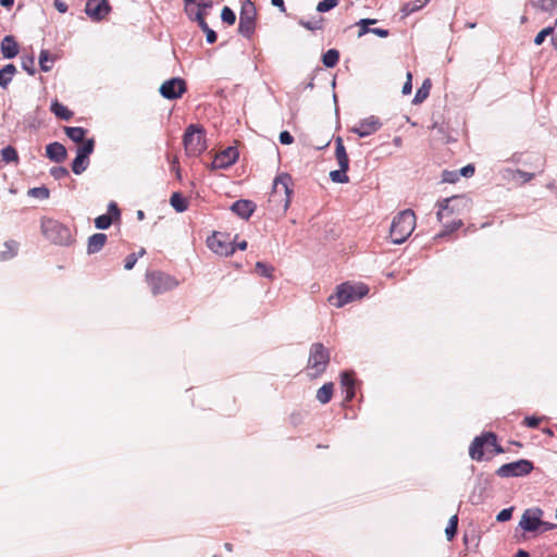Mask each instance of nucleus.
Listing matches in <instances>:
<instances>
[{"instance_id": "17", "label": "nucleus", "mask_w": 557, "mask_h": 557, "mask_svg": "<svg viewBox=\"0 0 557 557\" xmlns=\"http://www.w3.org/2000/svg\"><path fill=\"white\" fill-rule=\"evenodd\" d=\"M238 159V151L235 147H227L220 153H218L212 163V169H227L233 165Z\"/></svg>"}, {"instance_id": "11", "label": "nucleus", "mask_w": 557, "mask_h": 557, "mask_svg": "<svg viewBox=\"0 0 557 557\" xmlns=\"http://www.w3.org/2000/svg\"><path fill=\"white\" fill-rule=\"evenodd\" d=\"M161 96L165 99L173 100L181 98L186 91V83L180 77H173L165 81L159 89Z\"/></svg>"}, {"instance_id": "15", "label": "nucleus", "mask_w": 557, "mask_h": 557, "mask_svg": "<svg viewBox=\"0 0 557 557\" xmlns=\"http://www.w3.org/2000/svg\"><path fill=\"white\" fill-rule=\"evenodd\" d=\"M382 123L380 120L371 115L358 122L352 128L351 132L357 134L359 137H367L374 134L380 127Z\"/></svg>"}, {"instance_id": "39", "label": "nucleus", "mask_w": 557, "mask_h": 557, "mask_svg": "<svg viewBox=\"0 0 557 557\" xmlns=\"http://www.w3.org/2000/svg\"><path fill=\"white\" fill-rule=\"evenodd\" d=\"M348 170H334L330 172V178L334 183L345 184L349 182V177L347 175Z\"/></svg>"}, {"instance_id": "64", "label": "nucleus", "mask_w": 557, "mask_h": 557, "mask_svg": "<svg viewBox=\"0 0 557 557\" xmlns=\"http://www.w3.org/2000/svg\"><path fill=\"white\" fill-rule=\"evenodd\" d=\"M271 3H272V5L278 8L281 12L286 11L284 0H271Z\"/></svg>"}, {"instance_id": "18", "label": "nucleus", "mask_w": 557, "mask_h": 557, "mask_svg": "<svg viewBox=\"0 0 557 557\" xmlns=\"http://www.w3.org/2000/svg\"><path fill=\"white\" fill-rule=\"evenodd\" d=\"M120 218V210L114 201H111L108 206V213L101 214L95 219V226L98 230H107L110 227L114 219Z\"/></svg>"}, {"instance_id": "22", "label": "nucleus", "mask_w": 557, "mask_h": 557, "mask_svg": "<svg viewBox=\"0 0 557 557\" xmlns=\"http://www.w3.org/2000/svg\"><path fill=\"white\" fill-rule=\"evenodd\" d=\"M335 157H336L339 169H343V170L349 169V159H348L343 139L341 137H337L335 140Z\"/></svg>"}, {"instance_id": "32", "label": "nucleus", "mask_w": 557, "mask_h": 557, "mask_svg": "<svg viewBox=\"0 0 557 557\" xmlns=\"http://www.w3.org/2000/svg\"><path fill=\"white\" fill-rule=\"evenodd\" d=\"M333 388H334V385L333 383H325L324 385H322L318 392H317V399L321 403V404H327L331 398H332V395H333Z\"/></svg>"}, {"instance_id": "4", "label": "nucleus", "mask_w": 557, "mask_h": 557, "mask_svg": "<svg viewBox=\"0 0 557 557\" xmlns=\"http://www.w3.org/2000/svg\"><path fill=\"white\" fill-rule=\"evenodd\" d=\"M330 362V352L329 350L321 344L315 343L311 346L309 358H308V370L309 374L313 377L322 374L327 364Z\"/></svg>"}, {"instance_id": "40", "label": "nucleus", "mask_w": 557, "mask_h": 557, "mask_svg": "<svg viewBox=\"0 0 557 557\" xmlns=\"http://www.w3.org/2000/svg\"><path fill=\"white\" fill-rule=\"evenodd\" d=\"M322 22H323L322 17H314L311 21H306L304 18H300L298 21L299 25H301L302 27H305L306 29H309V30L321 29Z\"/></svg>"}, {"instance_id": "33", "label": "nucleus", "mask_w": 557, "mask_h": 557, "mask_svg": "<svg viewBox=\"0 0 557 557\" xmlns=\"http://www.w3.org/2000/svg\"><path fill=\"white\" fill-rule=\"evenodd\" d=\"M532 7L541 11L553 13L557 10V0H530Z\"/></svg>"}, {"instance_id": "21", "label": "nucleus", "mask_w": 557, "mask_h": 557, "mask_svg": "<svg viewBox=\"0 0 557 557\" xmlns=\"http://www.w3.org/2000/svg\"><path fill=\"white\" fill-rule=\"evenodd\" d=\"M1 52L5 59H13L18 53V46L13 36H5L1 41Z\"/></svg>"}, {"instance_id": "53", "label": "nucleus", "mask_w": 557, "mask_h": 557, "mask_svg": "<svg viewBox=\"0 0 557 557\" xmlns=\"http://www.w3.org/2000/svg\"><path fill=\"white\" fill-rule=\"evenodd\" d=\"M515 173L518 174L517 182L520 181L521 183H527L534 177L533 173L524 172L522 170H516Z\"/></svg>"}, {"instance_id": "1", "label": "nucleus", "mask_w": 557, "mask_h": 557, "mask_svg": "<svg viewBox=\"0 0 557 557\" xmlns=\"http://www.w3.org/2000/svg\"><path fill=\"white\" fill-rule=\"evenodd\" d=\"M416 227V215L410 209L396 214L392 221L389 236L394 244L400 245L407 240Z\"/></svg>"}, {"instance_id": "60", "label": "nucleus", "mask_w": 557, "mask_h": 557, "mask_svg": "<svg viewBox=\"0 0 557 557\" xmlns=\"http://www.w3.org/2000/svg\"><path fill=\"white\" fill-rule=\"evenodd\" d=\"M474 173V166L471 165V164H468L466 166H463L461 170H460V175L465 176V177H469L471 176L472 174Z\"/></svg>"}, {"instance_id": "51", "label": "nucleus", "mask_w": 557, "mask_h": 557, "mask_svg": "<svg viewBox=\"0 0 557 557\" xmlns=\"http://www.w3.org/2000/svg\"><path fill=\"white\" fill-rule=\"evenodd\" d=\"M341 384L343 389L347 387H355V380L348 372H343L341 375Z\"/></svg>"}, {"instance_id": "61", "label": "nucleus", "mask_w": 557, "mask_h": 557, "mask_svg": "<svg viewBox=\"0 0 557 557\" xmlns=\"http://www.w3.org/2000/svg\"><path fill=\"white\" fill-rule=\"evenodd\" d=\"M54 8L60 13H65L67 11V4L65 2H63L62 0H54Z\"/></svg>"}, {"instance_id": "42", "label": "nucleus", "mask_w": 557, "mask_h": 557, "mask_svg": "<svg viewBox=\"0 0 557 557\" xmlns=\"http://www.w3.org/2000/svg\"><path fill=\"white\" fill-rule=\"evenodd\" d=\"M213 3L212 1H206V2H200L197 4V11L194 12L191 10V15L193 17L197 16L199 14V16L201 18H205V15L207 14V12L212 8ZM191 21H195V18H190Z\"/></svg>"}, {"instance_id": "10", "label": "nucleus", "mask_w": 557, "mask_h": 557, "mask_svg": "<svg viewBox=\"0 0 557 557\" xmlns=\"http://www.w3.org/2000/svg\"><path fill=\"white\" fill-rule=\"evenodd\" d=\"M292 182V177L287 173H281L274 178L273 187H272V197L273 199L277 197H284V209L286 210L290 203V195L292 189L289 187V183Z\"/></svg>"}, {"instance_id": "38", "label": "nucleus", "mask_w": 557, "mask_h": 557, "mask_svg": "<svg viewBox=\"0 0 557 557\" xmlns=\"http://www.w3.org/2000/svg\"><path fill=\"white\" fill-rule=\"evenodd\" d=\"M88 164L89 160L76 154L75 159L72 162V171L76 175H79L87 169Z\"/></svg>"}, {"instance_id": "43", "label": "nucleus", "mask_w": 557, "mask_h": 557, "mask_svg": "<svg viewBox=\"0 0 557 557\" xmlns=\"http://www.w3.org/2000/svg\"><path fill=\"white\" fill-rule=\"evenodd\" d=\"M28 195L34 198L38 199H48L50 196V191L47 187L40 186V187H34L28 190Z\"/></svg>"}, {"instance_id": "45", "label": "nucleus", "mask_w": 557, "mask_h": 557, "mask_svg": "<svg viewBox=\"0 0 557 557\" xmlns=\"http://www.w3.org/2000/svg\"><path fill=\"white\" fill-rule=\"evenodd\" d=\"M376 20L372 18H362L360 20L357 25L360 27L358 37H361L368 33H371V28H369V25L375 24Z\"/></svg>"}, {"instance_id": "28", "label": "nucleus", "mask_w": 557, "mask_h": 557, "mask_svg": "<svg viewBox=\"0 0 557 557\" xmlns=\"http://www.w3.org/2000/svg\"><path fill=\"white\" fill-rule=\"evenodd\" d=\"M444 226V231L436 235L435 238L444 237L456 230H458L462 225L461 219L453 218L449 220L444 219V223H442Z\"/></svg>"}, {"instance_id": "59", "label": "nucleus", "mask_w": 557, "mask_h": 557, "mask_svg": "<svg viewBox=\"0 0 557 557\" xmlns=\"http://www.w3.org/2000/svg\"><path fill=\"white\" fill-rule=\"evenodd\" d=\"M458 175L457 173L455 172H444L443 174V181L444 182H448V183H454L457 178H458Z\"/></svg>"}, {"instance_id": "26", "label": "nucleus", "mask_w": 557, "mask_h": 557, "mask_svg": "<svg viewBox=\"0 0 557 557\" xmlns=\"http://www.w3.org/2000/svg\"><path fill=\"white\" fill-rule=\"evenodd\" d=\"M1 162L18 164L20 158L16 149L12 146H7L0 151Z\"/></svg>"}, {"instance_id": "6", "label": "nucleus", "mask_w": 557, "mask_h": 557, "mask_svg": "<svg viewBox=\"0 0 557 557\" xmlns=\"http://www.w3.org/2000/svg\"><path fill=\"white\" fill-rule=\"evenodd\" d=\"M184 147L188 156H199L206 150V140L202 128L191 124L184 134Z\"/></svg>"}, {"instance_id": "47", "label": "nucleus", "mask_w": 557, "mask_h": 557, "mask_svg": "<svg viewBox=\"0 0 557 557\" xmlns=\"http://www.w3.org/2000/svg\"><path fill=\"white\" fill-rule=\"evenodd\" d=\"M221 18L224 23L233 25L236 21V15L232 9L224 7L221 12Z\"/></svg>"}, {"instance_id": "30", "label": "nucleus", "mask_w": 557, "mask_h": 557, "mask_svg": "<svg viewBox=\"0 0 557 557\" xmlns=\"http://www.w3.org/2000/svg\"><path fill=\"white\" fill-rule=\"evenodd\" d=\"M431 81L430 78L424 79L422 86L417 90L414 98L412 100L413 104L422 103L430 95L431 89Z\"/></svg>"}, {"instance_id": "57", "label": "nucleus", "mask_w": 557, "mask_h": 557, "mask_svg": "<svg viewBox=\"0 0 557 557\" xmlns=\"http://www.w3.org/2000/svg\"><path fill=\"white\" fill-rule=\"evenodd\" d=\"M280 141L283 145H290L294 141V137L290 135L289 132L283 131L280 134Z\"/></svg>"}, {"instance_id": "24", "label": "nucleus", "mask_w": 557, "mask_h": 557, "mask_svg": "<svg viewBox=\"0 0 557 557\" xmlns=\"http://www.w3.org/2000/svg\"><path fill=\"white\" fill-rule=\"evenodd\" d=\"M16 73V66L12 63L4 65L0 70V87L5 89L12 82L13 76Z\"/></svg>"}, {"instance_id": "35", "label": "nucleus", "mask_w": 557, "mask_h": 557, "mask_svg": "<svg viewBox=\"0 0 557 557\" xmlns=\"http://www.w3.org/2000/svg\"><path fill=\"white\" fill-rule=\"evenodd\" d=\"M54 58H52L48 50H41L39 54V66L42 72H49L52 69Z\"/></svg>"}, {"instance_id": "52", "label": "nucleus", "mask_w": 557, "mask_h": 557, "mask_svg": "<svg viewBox=\"0 0 557 557\" xmlns=\"http://www.w3.org/2000/svg\"><path fill=\"white\" fill-rule=\"evenodd\" d=\"M512 511H513V508H511V507L500 510L498 512V515L496 516V520L498 522H505V521L510 520L512 517Z\"/></svg>"}, {"instance_id": "19", "label": "nucleus", "mask_w": 557, "mask_h": 557, "mask_svg": "<svg viewBox=\"0 0 557 557\" xmlns=\"http://www.w3.org/2000/svg\"><path fill=\"white\" fill-rule=\"evenodd\" d=\"M255 209H256L255 203L250 200H245V199L235 201L231 207V210L235 214H237L238 216H240L242 219H245V220H247L251 216Z\"/></svg>"}, {"instance_id": "13", "label": "nucleus", "mask_w": 557, "mask_h": 557, "mask_svg": "<svg viewBox=\"0 0 557 557\" xmlns=\"http://www.w3.org/2000/svg\"><path fill=\"white\" fill-rule=\"evenodd\" d=\"M208 247L216 255L230 256L235 251V245L223 234H214L207 240Z\"/></svg>"}, {"instance_id": "7", "label": "nucleus", "mask_w": 557, "mask_h": 557, "mask_svg": "<svg viewBox=\"0 0 557 557\" xmlns=\"http://www.w3.org/2000/svg\"><path fill=\"white\" fill-rule=\"evenodd\" d=\"M257 10L251 0H244L239 13L238 32L250 38L255 32Z\"/></svg>"}, {"instance_id": "36", "label": "nucleus", "mask_w": 557, "mask_h": 557, "mask_svg": "<svg viewBox=\"0 0 557 557\" xmlns=\"http://www.w3.org/2000/svg\"><path fill=\"white\" fill-rule=\"evenodd\" d=\"M170 203L177 212H184L187 210V201L180 193L172 194Z\"/></svg>"}, {"instance_id": "46", "label": "nucleus", "mask_w": 557, "mask_h": 557, "mask_svg": "<svg viewBox=\"0 0 557 557\" xmlns=\"http://www.w3.org/2000/svg\"><path fill=\"white\" fill-rule=\"evenodd\" d=\"M553 33H554V27L552 26H548V27H545L543 28L540 33H537V35L535 36L534 38V44L536 46H540L544 42V40L546 39V37L548 36H552L553 37Z\"/></svg>"}, {"instance_id": "25", "label": "nucleus", "mask_w": 557, "mask_h": 557, "mask_svg": "<svg viewBox=\"0 0 557 557\" xmlns=\"http://www.w3.org/2000/svg\"><path fill=\"white\" fill-rule=\"evenodd\" d=\"M18 250V243L15 240H7L3 244V248L0 250V260L7 261L16 256Z\"/></svg>"}, {"instance_id": "34", "label": "nucleus", "mask_w": 557, "mask_h": 557, "mask_svg": "<svg viewBox=\"0 0 557 557\" xmlns=\"http://www.w3.org/2000/svg\"><path fill=\"white\" fill-rule=\"evenodd\" d=\"M339 60V52L336 49H329L322 55V62L326 67H334Z\"/></svg>"}, {"instance_id": "14", "label": "nucleus", "mask_w": 557, "mask_h": 557, "mask_svg": "<svg viewBox=\"0 0 557 557\" xmlns=\"http://www.w3.org/2000/svg\"><path fill=\"white\" fill-rule=\"evenodd\" d=\"M542 516L543 511L540 508L527 509L521 517L519 525L527 532H534L543 523Z\"/></svg>"}, {"instance_id": "50", "label": "nucleus", "mask_w": 557, "mask_h": 557, "mask_svg": "<svg viewBox=\"0 0 557 557\" xmlns=\"http://www.w3.org/2000/svg\"><path fill=\"white\" fill-rule=\"evenodd\" d=\"M50 175L55 180H62L69 176V171L63 166H53L50 169Z\"/></svg>"}, {"instance_id": "56", "label": "nucleus", "mask_w": 557, "mask_h": 557, "mask_svg": "<svg viewBox=\"0 0 557 557\" xmlns=\"http://www.w3.org/2000/svg\"><path fill=\"white\" fill-rule=\"evenodd\" d=\"M515 172H516V170H512V169H504L502 171L503 178H505L507 181L517 182L518 174H516Z\"/></svg>"}, {"instance_id": "37", "label": "nucleus", "mask_w": 557, "mask_h": 557, "mask_svg": "<svg viewBox=\"0 0 557 557\" xmlns=\"http://www.w3.org/2000/svg\"><path fill=\"white\" fill-rule=\"evenodd\" d=\"M95 148V140L92 138L86 139L82 146L77 148V156L89 160V156L92 153Z\"/></svg>"}, {"instance_id": "58", "label": "nucleus", "mask_w": 557, "mask_h": 557, "mask_svg": "<svg viewBox=\"0 0 557 557\" xmlns=\"http://www.w3.org/2000/svg\"><path fill=\"white\" fill-rule=\"evenodd\" d=\"M411 81H412V75L410 72H408L407 73V82L404 84L403 90H401L404 95H409L411 92V90H412Z\"/></svg>"}, {"instance_id": "27", "label": "nucleus", "mask_w": 557, "mask_h": 557, "mask_svg": "<svg viewBox=\"0 0 557 557\" xmlns=\"http://www.w3.org/2000/svg\"><path fill=\"white\" fill-rule=\"evenodd\" d=\"M66 136L74 143H84L86 129L78 126H66L64 127Z\"/></svg>"}, {"instance_id": "5", "label": "nucleus", "mask_w": 557, "mask_h": 557, "mask_svg": "<svg viewBox=\"0 0 557 557\" xmlns=\"http://www.w3.org/2000/svg\"><path fill=\"white\" fill-rule=\"evenodd\" d=\"M146 280L154 296L170 292L180 285L177 278L161 271L147 272Z\"/></svg>"}, {"instance_id": "16", "label": "nucleus", "mask_w": 557, "mask_h": 557, "mask_svg": "<svg viewBox=\"0 0 557 557\" xmlns=\"http://www.w3.org/2000/svg\"><path fill=\"white\" fill-rule=\"evenodd\" d=\"M496 440V435L492 432L476 436L470 445L469 455L473 460L480 461L483 458V447L485 443H493Z\"/></svg>"}, {"instance_id": "49", "label": "nucleus", "mask_w": 557, "mask_h": 557, "mask_svg": "<svg viewBox=\"0 0 557 557\" xmlns=\"http://www.w3.org/2000/svg\"><path fill=\"white\" fill-rule=\"evenodd\" d=\"M256 271L261 276L271 277L272 276V272H273V268L268 265V264H265V263H263V262H257Z\"/></svg>"}, {"instance_id": "41", "label": "nucleus", "mask_w": 557, "mask_h": 557, "mask_svg": "<svg viewBox=\"0 0 557 557\" xmlns=\"http://www.w3.org/2000/svg\"><path fill=\"white\" fill-rule=\"evenodd\" d=\"M457 527H458V517H457V515H454L450 517L448 524L445 529V534H446L448 541L453 540L454 536L456 535Z\"/></svg>"}, {"instance_id": "29", "label": "nucleus", "mask_w": 557, "mask_h": 557, "mask_svg": "<svg viewBox=\"0 0 557 557\" xmlns=\"http://www.w3.org/2000/svg\"><path fill=\"white\" fill-rule=\"evenodd\" d=\"M51 111L57 117L64 121H69L73 116V112L57 100L51 103Z\"/></svg>"}, {"instance_id": "12", "label": "nucleus", "mask_w": 557, "mask_h": 557, "mask_svg": "<svg viewBox=\"0 0 557 557\" xmlns=\"http://www.w3.org/2000/svg\"><path fill=\"white\" fill-rule=\"evenodd\" d=\"M111 12L108 0H88L85 5V13L94 21L100 22Z\"/></svg>"}, {"instance_id": "63", "label": "nucleus", "mask_w": 557, "mask_h": 557, "mask_svg": "<svg viewBox=\"0 0 557 557\" xmlns=\"http://www.w3.org/2000/svg\"><path fill=\"white\" fill-rule=\"evenodd\" d=\"M371 33L381 37V38H385L388 36V30L387 29H384V28H371Z\"/></svg>"}, {"instance_id": "31", "label": "nucleus", "mask_w": 557, "mask_h": 557, "mask_svg": "<svg viewBox=\"0 0 557 557\" xmlns=\"http://www.w3.org/2000/svg\"><path fill=\"white\" fill-rule=\"evenodd\" d=\"M198 26L206 33V39L208 44H214L216 41V34L209 27L205 18H201L199 14L194 17Z\"/></svg>"}, {"instance_id": "48", "label": "nucleus", "mask_w": 557, "mask_h": 557, "mask_svg": "<svg viewBox=\"0 0 557 557\" xmlns=\"http://www.w3.org/2000/svg\"><path fill=\"white\" fill-rule=\"evenodd\" d=\"M337 5V0H322L317 5V11L320 13L329 12Z\"/></svg>"}, {"instance_id": "3", "label": "nucleus", "mask_w": 557, "mask_h": 557, "mask_svg": "<svg viewBox=\"0 0 557 557\" xmlns=\"http://www.w3.org/2000/svg\"><path fill=\"white\" fill-rule=\"evenodd\" d=\"M41 233L42 235L55 245H69L72 242V234L70 228L51 218L41 219Z\"/></svg>"}, {"instance_id": "23", "label": "nucleus", "mask_w": 557, "mask_h": 557, "mask_svg": "<svg viewBox=\"0 0 557 557\" xmlns=\"http://www.w3.org/2000/svg\"><path fill=\"white\" fill-rule=\"evenodd\" d=\"M107 242V235L103 233H96L88 238L87 251L88 253H96L102 249Z\"/></svg>"}, {"instance_id": "8", "label": "nucleus", "mask_w": 557, "mask_h": 557, "mask_svg": "<svg viewBox=\"0 0 557 557\" xmlns=\"http://www.w3.org/2000/svg\"><path fill=\"white\" fill-rule=\"evenodd\" d=\"M533 470V465L527 459H520L513 462L505 463L496 471L500 478H512L529 474Z\"/></svg>"}, {"instance_id": "44", "label": "nucleus", "mask_w": 557, "mask_h": 557, "mask_svg": "<svg viewBox=\"0 0 557 557\" xmlns=\"http://www.w3.org/2000/svg\"><path fill=\"white\" fill-rule=\"evenodd\" d=\"M22 67L29 75H34L36 73L34 57L33 55L22 57Z\"/></svg>"}, {"instance_id": "54", "label": "nucleus", "mask_w": 557, "mask_h": 557, "mask_svg": "<svg viewBox=\"0 0 557 557\" xmlns=\"http://www.w3.org/2000/svg\"><path fill=\"white\" fill-rule=\"evenodd\" d=\"M137 260H138V256H137V253H135V252L129 253V255L126 257V259H125L124 268H125L126 270H132V269L135 267V264H136Z\"/></svg>"}, {"instance_id": "9", "label": "nucleus", "mask_w": 557, "mask_h": 557, "mask_svg": "<svg viewBox=\"0 0 557 557\" xmlns=\"http://www.w3.org/2000/svg\"><path fill=\"white\" fill-rule=\"evenodd\" d=\"M467 202L468 201L463 196H453L438 201V211L436 213L438 222L444 223V219H446V211L448 209H450V212H455L457 216L460 215L461 210L466 208Z\"/></svg>"}, {"instance_id": "55", "label": "nucleus", "mask_w": 557, "mask_h": 557, "mask_svg": "<svg viewBox=\"0 0 557 557\" xmlns=\"http://www.w3.org/2000/svg\"><path fill=\"white\" fill-rule=\"evenodd\" d=\"M541 420H542V418H537V417H534V416L525 417L524 424L528 428L535 429L540 424Z\"/></svg>"}, {"instance_id": "20", "label": "nucleus", "mask_w": 557, "mask_h": 557, "mask_svg": "<svg viewBox=\"0 0 557 557\" xmlns=\"http://www.w3.org/2000/svg\"><path fill=\"white\" fill-rule=\"evenodd\" d=\"M46 156L53 162H62L66 159L67 152L62 144L54 141L47 145Z\"/></svg>"}, {"instance_id": "62", "label": "nucleus", "mask_w": 557, "mask_h": 557, "mask_svg": "<svg viewBox=\"0 0 557 557\" xmlns=\"http://www.w3.org/2000/svg\"><path fill=\"white\" fill-rule=\"evenodd\" d=\"M344 393H345V401H350L354 397H355V387H347V388H344Z\"/></svg>"}, {"instance_id": "2", "label": "nucleus", "mask_w": 557, "mask_h": 557, "mask_svg": "<svg viewBox=\"0 0 557 557\" xmlns=\"http://www.w3.org/2000/svg\"><path fill=\"white\" fill-rule=\"evenodd\" d=\"M369 292V288L364 284H349L344 283L339 285L336 289V293L329 297V301L331 305L336 308H342L346 304L358 300L366 296Z\"/></svg>"}]
</instances>
